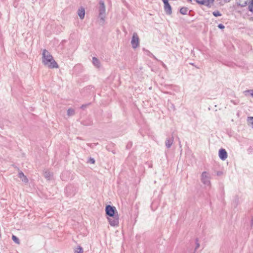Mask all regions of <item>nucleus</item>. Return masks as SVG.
I'll list each match as a JSON object with an SVG mask.
<instances>
[{"label": "nucleus", "mask_w": 253, "mask_h": 253, "mask_svg": "<svg viewBox=\"0 0 253 253\" xmlns=\"http://www.w3.org/2000/svg\"><path fill=\"white\" fill-rule=\"evenodd\" d=\"M195 244H196V247L195 248V251H196L200 247V244L199 243V240L198 238H196L195 239Z\"/></svg>", "instance_id": "obj_22"}, {"label": "nucleus", "mask_w": 253, "mask_h": 253, "mask_svg": "<svg viewBox=\"0 0 253 253\" xmlns=\"http://www.w3.org/2000/svg\"><path fill=\"white\" fill-rule=\"evenodd\" d=\"M201 181L205 185L208 186L211 185L210 176L207 172L204 171L202 172L201 175Z\"/></svg>", "instance_id": "obj_5"}, {"label": "nucleus", "mask_w": 253, "mask_h": 253, "mask_svg": "<svg viewBox=\"0 0 253 253\" xmlns=\"http://www.w3.org/2000/svg\"><path fill=\"white\" fill-rule=\"evenodd\" d=\"M215 0H196V2L200 5H204L211 8L213 5Z\"/></svg>", "instance_id": "obj_6"}, {"label": "nucleus", "mask_w": 253, "mask_h": 253, "mask_svg": "<svg viewBox=\"0 0 253 253\" xmlns=\"http://www.w3.org/2000/svg\"><path fill=\"white\" fill-rule=\"evenodd\" d=\"M89 104H83L81 106V108L82 109H84Z\"/></svg>", "instance_id": "obj_27"}, {"label": "nucleus", "mask_w": 253, "mask_h": 253, "mask_svg": "<svg viewBox=\"0 0 253 253\" xmlns=\"http://www.w3.org/2000/svg\"><path fill=\"white\" fill-rule=\"evenodd\" d=\"M218 156L221 160L224 161L227 158V153L224 149L221 148L219 150Z\"/></svg>", "instance_id": "obj_7"}, {"label": "nucleus", "mask_w": 253, "mask_h": 253, "mask_svg": "<svg viewBox=\"0 0 253 253\" xmlns=\"http://www.w3.org/2000/svg\"><path fill=\"white\" fill-rule=\"evenodd\" d=\"M217 27L220 29H224L225 28V26L222 24H219Z\"/></svg>", "instance_id": "obj_26"}, {"label": "nucleus", "mask_w": 253, "mask_h": 253, "mask_svg": "<svg viewBox=\"0 0 253 253\" xmlns=\"http://www.w3.org/2000/svg\"><path fill=\"white\" fill-rule=\"evenodd\" d=\"M188 2H192V0H187Z\"/></svg>", "instance_id": "obj_34"}, {"label": "nucleus", "mask_w": 253, "mask_h": 253, "mask_svg": "<svg viewBox=\"0 0 253 253\" xmlns=\"http://www.w3.org/2000/svg\"><path fill=\"white\" fill-rule=\"evenodd\" d=\"M236 0V4L238 6H239L241 7H245L248 5V1H245L243 3H241L239 0Z\"/></svg>", "instance_id": "obj_13"}, {"label": "nucleus", "mask_w": 253, "mask_h": 253, "mask_svg": "<svg viewBox=\"0 0 253 253\" xmlns=\"http://www.w3.org/2000/svg\"><path fill=\"white\" fill-rule=\"evenodd\" d=\"M164 8L167 14L170 15L172 13V8L169 2L164 4Z\"/></svg>", "instance_id": "obj_9"}, {"label": "nucleus", "mask_w": 253, "mask_h": 253, "mask_svg": "<svg viewBox=\"0 0 253 253\" xmlns=\"http://www.w3.org/2000/svg\"><path fill=\"white\" fill-rule=\"evenodd\" d=\"M212 14L215 17L220 16L222 15L221 13L218 10H215L212 12Z\"/></svg>", "instance_id": "obj_21"}, {"label": "nucleus", "mask_w": 253, "mask_h": 253, "mask_svg": "<svg viewBox=\"0 0 253 253\" xmlns=\"http://www.w3.org/2000/svg\"><path fill=\"white\" fill-rule=\"evenodd\" d=\"M75 110L72 108H69L67 110V115L68 116H72L75 115Z\"/></svg>", "instance_id": "obj_16"}, {"label": "nucleus", "mask_w": 253, "mask_h": 253, "mask_svg": "<svg viewBox=\"0 0 253 253\" xmlns=\"http://www.w3.org/2000/svg\"><path fill=\"white\" fill-rule=\"evenodd\" d=\"M247 121L249 125L251 126L253 128V117H248Z\"/></svg>", "instance_id": "obj_18"}, {"label": "nucleus", "mask_w": 253, "mask_h": 253, "mask_svg": "<svg viewBox=\"0 0 253 253\" xmlns=\"http://www.w3.org/2000/svg\"><path fill=\"white\" fill-rule=\"evenodd\" d=\"M18 176L19 178H20L21 179V180L23 182H24L25 183L28 182V181H29L28 179L27 178L26 176L25 175V174H24V173L22 171H20L18 173Z\"/></svg>", "instance_id": "obj_11"}, {"label": "nucleus", "mask_w": 253, "mask_h": 253, "mask_svg": "<svg viewBox=\"0 0 253 253\" xmlns=\"http://www.w3.org/2000/svg\"><path fill=\"white\" fill-rule=\"evenodd\" d=\"M248 4L249 10L253 13V0H251Z\"/></svg>", "instance_id": "obj_15"}, {"label": "nucleus", "mask_w": 253, "mask_h": 253, "mask_svg": "<svg viewBox=\"0 0 253 253\" xmlns=\"http://www.w3.org/2000/svg\"><path fill=\"white\" fill-rule=\"evenodd\" d=\"M222 174V172L221 171H218L217 172V175H221Z\"/></svg>", "instance_id": "obj_30"}, {"label": "nucleus", "mask_w": 253, "mask_h": 253, "mask_svg": "<svg viewBox=\"0 0 253 253\" xmlns=\"http://www.w3.org/2000/svg\"><path fill=\"white\" fill-rule=\"evenodd\" d=\"M188 11V8L186 7H182L180 9L179 12L181 14L185 15Z\"/></svg>", "instance_id": "obj_14"}, {"label": "nucleus", "mask_w": 253, "mask_h": 253, "mask_svg": "<svg viewBox=\"0 0 253 253\" xmlns=\"http://www.w3.org/2000/svg\"><path fill=\"white\" fill-rule=\"evenodd\" d=\"M132 146V143L131 142H129L128 143L127 145H126V148H130L131 146Z\"/></svg>", "instance_id": "obj_29"}, {"label": "nucleus", "mask_w": 253, "mask_h": 253, "mask_svg": "<svg viewBox=\"0 0 253 253\" xmlns=\"http://www.w3.org/2000/svg\"><path fill=\"white\" fill-rule=\"evenodd\" d=\"M99 17L101 20H102V21H104V18L105 17L106 8L104 1L103 0H100L99 1Z\"/></svg>", "instance_id": "obj_3"}, {"label": "nucleus", "mask_w": 253, "mask_h": 253, "mask_svg": "<svg viewBox=\"0 0 253 253\" xmlns=\"http://www.w3.org/2000/svg\"><path fill=\"white\" fill-rule=\"evenodd\" d=\"M78 14L81 19H83L84 17L85 10L83 7H81L78 10Z\"/></svg>", "instance_id": "obj_10"}, {"label": "nucleus", "mask_w": 253, "mask_h": 253, "mask_svg": "<svg viewBox=\"0 0 253 253\" xmlns=\"http://www.w3.org/2000/svg\"><path fill=\"white\" fill-rule=\"evenodd\" d=\"M68 189H69V187H66V190H67V191Z\"/></svg>", "instance_id": "obj_35"}, {"label": "nucleus", "mask_w": 253, "mask_h": 253, "mask_svg": "<svg viewBox=\"0 0 253 253\" xmlns=\"http://www.w3.org/2000/svg\"><path fill=\"white\" fill-rule=\"evenodd\" d=\"M75 253H83V249L81 246H78L74 250Z\"/></svg>", "instance_id": "obj_19"}, {"label": "nucleus", "mask_w": 253, "mask_h": 253, "mask_svg": "<svg viewBox=\"0 0 253 253\" xmlns=\"http://www.w3.org/2000/svg\"><path fill=\"white\" fill-rule=\"evenodd\" d=\"M12 240L16 244H20V241L19 239L15 235L12 236Z\"/></svg>", "instance_id": "obj_20"}, {"label": "nucleus", "mask_w": 253, "mask_h": 253, "mask_svg": "<svg viewBox=\"0 0 253 253\" xmlns=\"http://www.w3.org/2000/svg\"><path fill=\"white\" fill-rule=\"evenodd\" d=\"M44 176L46 178L50 179V178L52 176V173L50 171H46L44 172Z\"/></svg>", "instance_id": "obj_17"}, {"label": "nucleus", "mask_w": 253, "mask_h": 253, "mask_svg": "<svg viewBox=\"0 0 253 253\" xmlns=\"http://www.w3.org/2000/svg\"><path fill=\"white\" fill-rule=\"evenodd\" d=\"M92 63L96 67H97V68L100 67V61L97 58H96L95 57H93L92 58Z\"/></svg>", "instance_id": "obj_12"}, {"label": "nucleus", "mask_w": 253, "mask_h": 253, "mask_svg": "<svg viewBox=\"0 0 253 253\" xmlns=\"http://www.w3.org/2000/svg\"><path fill=\"white\" fill-rule=\"evenodd\" d=\"M244 92L246 95L247 93H250L251 95L253 97V89L247 90H246Z\"/></svg>", "instance_id": "obj_23"}, {"label": "nucleus", "mask_w": 253, "mask_h": 253, "mask_svg": "<svg viewBox=\"0 0 253 253\" xmlns=\"http://www.w3.org/2000/svg\"><path fill=\"white\" fill-rule=\"evenodd\" d=\"M231 102L233 104H234V105H237L239 103V100H231Z\"/></svg>", "instance_id": "obj_25"}, {"label": "nucleus", "mask_w": 253, "mask_h": 253, "mask_svg": "<svg viewBox=\"0 0 253 253\" xmlns=\"http://www.w3.org/2000/svg\"><path fill=\"white\" fill-rule=\"evenodd\" d=\"M180 141H179V145H180Z\"/></svg>", "instance_id": "obj_36"}, {"label": "nucleus", "mask_w": 253, "mask_h": 253, "mask_svg": "<svg viewBox=\"0 0 253 253\" xmlns=\"http://www.w3.org/2000/svg\"><path fill=\"white\" fill-rule=\"evenodd\" d=\"M151 55H152V57L153 58H154V59H155L156 60H157V59L156 58V57L154 55H153L152 54H151Z\"/></svg>", "instance_id": "obj_32"}, {"label": "nucleus", "mask_w": 253, "mask_h": 253, "mask_svg": "<svg viewBox=\"0 0 253 253\" xmlns=\"http://www.w3.org/2000/svg\"><path fill=\"white\" fill-rule=\"evenodd\" d=\"M88 162L90 163V164H94L95 163V160L94 158H89L88 161Z\"/></svg>", "instance_id": "obj_24"}, {"label": "nucleus", "mask_w": 253, "mask_h": 253, "mask_svg": "<svg viewBox=\"0 0 253 253\" xmlns=\"http://www.w3.org/2000/svg\"><path fill=\"white\" fill-rule=\"evenodd\" d=\"M163 2H164V4H166V3L169 2V0H162Z\"/></svg>", "instance_id": "obj_31"}, {"label": "nucleus", "mask_w": 253, "mask_h": 253, "mask_svg": "<svg viewBox=\"0 0 253 253\" xmlns=\"http://www.w3.org/2000/svg\"><path fill=\"white\" fill-rule=\"evenodd\" d=\"M131 44L132 48L134 49L136 48L139 45V39L136 33H133V34Z\"/></svg>", "instance_id": "obj_4"}, {"label": "nucleus", "mask_w": 253, "mask_h": 253, "mask_svg": "<svg viewBox=\"0 0 253 253\" xmlns=\"http://www.w3.org/2000/svg\"><path fill=\"white\" fill-rule=\"evenodd\" d=\"M105 212L108 217L109 224L111 226H118L119 225V215L116 208L110 205H107L105 207Z\"/></svg>", "instance_id": "obj_1"}, {"label": "nucleus", "mask_w": 253, "mask_h": 253, "mask_svg": "<svg viewBox=\"0 0 253 253\" xmlns=\"http://www.w3.org/2000/svg\"><path fill=\"white\" fill-rule=\"evenodd\" d=\"M231 0H224L225 2H229Z\"/></svg>", "instance_id": "obj_33"}, {"label": "nucleus", "mask_w": 253, "mask_h": 253, "mask_svg": "<svg viewBox=\"0 0 253 253\" xmlns=\"http://www.w3.org/2000/svg\"><path fill=\"white\" fill-rule=\"evenodd\" d=\"M174 141V137L171 136L170 137L167 138L165 141V145L167 148H170Z\"/></svg>", "instance_id": "obj_8"}, {"label": "nucleus", "mask_w": 253, "mask_h": 253, "mask_svg": "<svg viewBox=\"0 0 253 253\" xmlns=\"http://www.w3.org/2000/svg\"><path fill=\"white\" fill-rule=\"evenodd\" d=\"M42 62L49 68H58L57 62L54 60L50 53L46 49H44L42 51Z\"/></svg>", "instance_id": "obj_2"}, {"label": "nucleus", "mask_w": 253, "mask_h": 253, "mask_svg": "<svg viewBox=\"0 0 253 253\" xmlns=\"http://www.w3.org/2000/svg\"><path fill=\"white\" fill-rule=\"evenodd\" d=\"M160 62L162 64V65L163 66V67L165 68L166 69H167V66L163 62H162V61H160Z\"/></svg>", "instance_id": "obj_28"}, {"label": "nucleus", "mask_w": 253, "mask_h": 253, "mask_svg": "<svg viewBox=\"0 0 253 253\" xmlns=\"http://www.w3.org/2000/svg\"><path fill=\"white\" fill-rule=\"evenodd\" d=\"M191 64L194 65V63H191Z\"/></svg>", "instance_id": "obj_37"}]
</instances>
